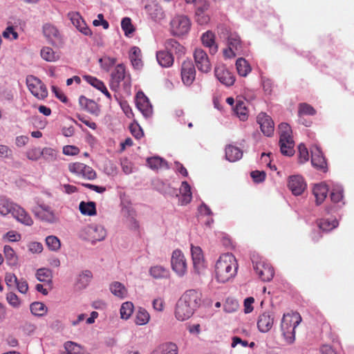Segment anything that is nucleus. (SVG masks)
Instances as JSON below:
<instances>
[{
    "instance_id": "29",
    "label": "nucleus",
    "mask_w": 354,
    "mask_h": 354,
    "mask_svg": "<svg viewBox=\"0 0 354 354\" xmlns=\"http://www.w3.org/2000/svg\"><path fill=\"white\" fill-rule=\"evenodd\" d=\"M243 156V151L239 147L229 145L225 148V158L230 162H235Z\"/></svg>"
},
{
    "instance_id": "64",
    "label": "nucleus",
    "mask_w": 354,
    "mask_h": 354,
    "mask_svg": "<svg viewBox=\"0 0 354 354\" xmlns=\"http://www.w3.org/2000/svg\"><path fill=\"white\" fill-rule=\"evenodd\" d=\"M28 249L32 254H39L43 251V245L39 242H30L28 244Z\"/></svg>"
},
{
    "instance_id": "25",
    "label": "nucleus",
    "mask_w": 354,
    "mask_h": 354,
    "mask_svg": "<svg viewBox=\"0 0 354 354\" xmlns=\"http://www.w3.org/2000/svg\"><path fill=\"white\" fill-rule=\"evenodd\" d=\"M79 104L83 109L91 114L98 115L100 112L97 104L95 101L88 99L83 95L80 97Z\"/></svg>"
},
{
    "instance_id": "14",
    "label": "nucleus",
    "mask_w": 354,
    "mask_h": 354,
    "mask_svg": "<svg viewBox=\"0 0 354 354\" xmlns=\"http://www.w3.org/2000/svg\"><path fill=\"white\" fill-rule=\"evenodd\" d=\"M201 292L190 289L187 290L179 299L196 310L201 305Z\"/></svg>"
},
{
    "instance_id": "5",
    "label": "nucleus",
    "mask_w": 354,
    "mask_h": 354,
    "mask_svg": "<svg viewBox=\"0 0 354 354\" xmlns=\"http://www.w3.org/2000/svg\"><path fill=\"white\" fill-rule=\"evenodd\" d=\"M43 34L47 41L53 46L60 47L64 44L63 36L53 24L47 23L42 27Z\"/></svg>"
},
{
    "instance_id": "61",
    "label": "nucleus",
    "mask_w": 354,
    "mask_h": 354,
    "mask_svg": "<svg viewBox=\"0 0 354 354\" xmlns=\"http://www.w3.org/2000/svg\"><path fill=\"white\" fill-rule=\"evenodd\" d=\"M3 239L10 242H17L21 240V236L17 232L10 230L3 235Z\"/></svg>"
},
{
    "instance_id": "58",
    "label": "nucleus",
    "mask_w": 354,
    "mask_h": 354,
    "mask_svg": "<svg viewBox=\"0 0 354 354\" xmlns=\"http://www.w3.org/2000/svg\"><path fill=\"white\" fill-rule=\"evenodd\" d=\"M36 277L39 281H47L50 278V271L48 269L40 268L37 270Z\"/></svg>"
},
{
    "instance_id": "19",
    "label": "nucleus",
    "mask_w": 354,
    "mask_h": 354,
    "mask_svg": "<svg viewBox=\"0 0 354 354\" xmlns=\"http://www.w3.org/2000/svg\"><path fill=\"white\" fill-rule=\"evenodd\" d=\"M125 81V84H129V82L126 79L125 67L123 64H118L113 71L111 73V86L112 88H117L120 83Z\"/></svg>"
},
{
    "instance_id": "38",
    "label": "nucleus",
    "mask_w": 354,
    "mask_h": 354,
    "mask_svg": "<svg viewBox=\"0 0 354 354\" xmlns=\"http://www.w3.org/2000/svg\"><path fill=\"white\" fill-rule=\"evenodd\" d=\"M79 209L83 215L94 216L96 214V206L94 202H84L80 203Z\"/></svg>"
},
{
    "instance_id": "26",
    "label": "nucleus",
    "mask_w": 354,
    "mask_h": 354,
    "mask_svg": "<svg viewBox=\"0 0 354 354\" xmlns=\"http://www.w3.org/2000/svg\"><path fill=\"white\" fill-rule=\"evenodd\" d=\"M156 59L160 66L165 68L171 66L174 61L173 55L166 49L156 53Z\"/></svg>"
},
{
    "instance_id": "42",
    "label": "nucleus",
    "mask_w": 354,
    "mask_h": 354,
    "mask_svg": "<svg viewBox=\"0 0 354 354\" xmlns=\"http://www.w3.org/2000/svg\"><path fill=\"white\" fill-rule=\"evenodd\" d=\"M236 67L238 73L245 77L251 71V67L248 62L243 58H239L236 62Z\"/></svg>"
},
{
    "instance_id": "37",
    "label": "nucleus",
    "mask_w": 354,
    "mask_h": 354,
    "mask_svg": "<svg viewBox=\"0 0 354 354\" xmlns=\"http://www.w3.org/2000/svg\"><path fill=\"white\" fill-rule=\"evenodd\" d=\"M147 163L151 169H168L167 162L162 158L155 156L148 158L147 159Z\"/></svg>"
},
{
    "instance_id": "55",
    "label": "nucleus",
    "mask_w": 354,
    "mask_h": 354,
    "mask_svg": "<svg viewBox=\"0 0 354 354\" xmlns=\"http://www.w3.org/2000/svg\"><path fill=\"white\" fill-rule=\"evenodd\" d=\"M64 348L68 354H82V348L80 344L71 341L64 344Z\"/></svg>"
},
{
    "instance_id": "33",
    "label": "nucleus",
    "mask_w": 354,
    "mask_h": 354,
    "mask_svg": "<svg viewBox=\"0 0 354 354\" xmlns=\"http://www.w3.org/2000/svg\"><path fill=\"white\" fill-rule=\"evenodd\" d=\"M17 205L13 203L6 197H0V214L6 216L9 214L12 215L14 209Z\"/></svg>"
},
{
    "instance_id": "24",
    "label": "nucleus",
    "mask_w": 354,
    "mask_h": 354,
    "mask_svg": "<svg viewBox=\"0 0 354 354\" xmlns=\"http://www.w3.org/2000/svg\"><path fill=\"white\" fill-rule=\"evenodd\" d=\"M165 49L172 53H175L178 56L180 57L184 55L185 53V47L181 45L178 41L174 39H167L165 42Z\"/></svg>"
},
{
    "instance_id": "45",
    "label": "nucleus",
    "mask_w": 354,
    "mask_h": 354,
    "mask_svg": "<svg viewBox=\"0 0 354 354\" xmlns=\"http://www.w3.org/2000/svg\"><path fill=\"white\" fill-rule=\"evenodd\" d=\"M140 50L138 47L134 46L131 48L129 58L132 63V65L136 68H140L142 66V61L140 58Z\"/></svg>"
},
{
    "instance_id": "59",
    "label": "nucleus",
    "mask_w": 354,
    "mask_h": 354,
    "mask_svg": "<svg viewBox=\"0 0 354 354\" xmlns=\"http://www.w3.org/2000/svg\"><path fill=\"white\" fill-rule=\"evenodd\" d=\"M309 154L307 148L303 144L299 145V161L304 163L308 160Z\"/></svg>"
},
{
    "instance_id": "62",
    "label": "nucleus",
    "mask_w": 354,
    "mask_h": 354,
    "mask_svg": "<svg viewBox=\"0 0 354 354\" xmlns=\"http://www.w3.org/2000/svg\"><path fill=\"white\" fill-rule=\"evenodd\" d=\"M195 17L196 22L200 25L207 24L210 20L209 16L205 12L196 11Z\"/></svg>"
},
{
    "instance_id": "32",
    "label": "nucleus",
    "mask_w": 354,
    "mask_h": 354,
    "mask_svg": "<svg viewBox=\"0 0 354 354\" xmlns=\"http://www.w3.org/2000/svg\"><path fill=\"white\" fill-rule=\"evenodd\" d=\"M93 274L91 271L85 270L80 273L76 280L75 287L78 290H82L87 287L89 284Z\"/></svg>"
},
{
    "instance_id": "39",
    "label": "nucleus",
    "mask_w": 354,
    "mask_h": 354,
    "mask_svg": "<svg viewBox=\"0 0 354 354\" xmlns=\"http://www.w3.org/2000/svg\"><path fill=\"white\" fill-rule=\"evenodd\" d=\"M317 225L322 231L329 232L338 226V221L336 219L330 221L324 218L317 221Z\"/></svg>"
},
{
    "instance_id": "53",
    "label": "nucleus",
    "mask_w": 354,
    "mask_h": 354,
    "mask_svg": "<svg viewBox=\"0 0 354 354\" xmlns=\"http://www.w3.org/2000/svg\"><path fill=\"white\" fill-rule=\"evenodd\" d=\"M316 113L315 109L308 104L301 103L299 106L298 115L301 118L302 115H313Z\"/></svg>"
},
{
    "instance_id": "22",
    "label": "nucleus",
    "mask_w": 354,
    "mask_h": 354,
    "mask_svg": "<svg viewBox=\"0 0 354 354\" xmlns=\"http://www.w3.org/2000/svg\"><path fill=\"white\" fill-rule=\"evenodd\" d=\"M215 75L221 83L227 86H232L235 82L234 75L224 66L216 67Z\"/></svg>"
},
{
    "instance_id": "3",
    "label": "nucleus",
    "mask_w": 354,
    "mask_h": 354,
    "mask_svg": "<svg viewBox=\"0 0 354 354\" xmlns=\"http://www.w3.org/2000/svg\"><path fill=\"white\" fill-rule=\"evenodd\" d=\"M82 236L84 239L94 244L97 241H103L106 236V230L100 224L91 223L83 230Z\"/></svg>"
},
{
    "instance_id": "28",
    "label": "nucleus",
    "mask_w": 354,
    "mask_h": 354,
    "mask_svg": "<svg viewBox=\"0 0 354 354\" xmlns=\"http://www.w3.org/2000/svg\"><path fill=\"white\" fill-rule=\"evenodd\" d=\"M313 192L316 198V203L320 205L326 199L328 192V188L324 183L317 184L314 186Z\"/></svg>"
},
{
    "instance_id": "10",
    "label": "nucleus",
    "mask_w": 354,
    "mask_h": 354,
    "mask_svg": "<svg viewBox=\"0 0 354 354\" xmlns=\"http://www.w3.org/2000/svg\"><path fill=\"white\" fill-rule=\"evenodd\" d=\"M191 254L194 272L198 274H203L207 266L202 249L198 246L191 245Z\"/></svg>"
},
{
    "instance_id": "56",
    "label": "nucleus",
    "mask_w": 354,
    "mask_h": 354,
    "mask_svg": "<svg viewBox=\"0 0 354 354\" xmlns=\"http://www.w3.org/2000/svg\"><path fill=\"white\" fill-rule=\"evenodd\" d=\"M122 212L125 216L129 218V221L132 225V227L135 229L138 227V223L136 220V212L129 207H125L122 209Z\"/></svg>"
},
{
    "instance_id": "60",
    "label": "nucleus",
    "mask_w": 354,
    "mask_h": 354,
    "mask_svg": "<svg viewBox=\"0 0 354 354\" xmlns=\"http://www.w3.org/2000/svg\"><path fill=\"white\" fill-rule=\"evenodd\" d=\"M331 201L334 203H339L343 198V189L340 187H337L333 189L330 194Z\"/></svg>"
},
{
    "instance_id": "9",
    "label": "nucleus",
    "mask_w": 354,
    "mask_h": 354,
    "mask_svg": "<svg viewBox=\"0 0 354 354\" xmlns=\"http://www.w3.org/2000/svg\"><path fill=\"white\" fill-rule=\"evenodd\" d=\"M252 261L254 270L262 281H269L272 279L274 270L271 266L263 261H257L254 257H253Z\"/></svg>"
},
{
    "instance_id": "30",
    "label": "nucleus",
    "mask_w": 354,
    "mask_h": 354,
    "mask_svg": "<svg viewBox=\"0 0 354 354\" xmlns=\"http://www.w3.org/2000/svg\"><path fill=\"white\" fill-rule=\"evenodd\" d=\"M178 347L171 342L162 344L157 346L151 354H177Z\"/></svg>"
},
{
    "instance_id": "4",
    "label": "nucleus",
    "mask_w": 354,
    "mask_h": 354,
    "mask_svg": "<svg viewBox=\"0 0 354 354\" xmlns=\"http://www.w3.org/2000/svg\"><path fill=\"white\" fill-rule=\"evenodd\" d=\"M191 26V21L187 16L177 15L170 21L171 32L177 37L185 35L190 30Z\"/></svg>"
},
{
    "instance_id": "16",
    "label": "nucleus",
    "mask_w": 354,
    "mask_h": 354,
    "mask_svg": "<svg viewBox=\"0 0 354 354\" xmlns=\"http://www.w3.org/2000/svg\"><path fill=\"white\" fill-rule=\"evenodd\" d=\"M68 17L73 26H75L80 32L86 36H91L92 35L91 30L87 26L79 12H71L68 14Z\"/></svg>"
},
{
    "instance_id": "12",
    "label": "nucleus",
    "mask_w": 354,
    "mask_h": 354,
    "mask_svg": "<svg viewBox=\"0 0 354 354\" xmlns=\"http://www.w3.org/2000/svg\"><path fill=\"white\" fill-rule=\"evenodd\" d=\"M194 58L197 68L203 73L210 71L212 65L209 59L205 50L202 48H196L194 52Z\"/></svg>"
},
{
    "instance_id": "49",
    "label": "nucleus",
    "mask_w": 354,
    "mask_h": 354,
    "mask_svg": "<svg viewBox=\"0 0 354 354\" xmlns=\"http://www.w3.org/2000/svg\"><path fill=\"white\" fill-rule=\"evenodd\" d=\"M46 244L48 248L54 252H57L61 248L60 240L56 236L50 235L46 238Z\"/></svg>"
},
{
    "instance_id": "6",
    "label": "nucleus",
    "mask_w": 354,
    "mask_h": 354,
    "mask_svg": "<svg viewBox=\"0 0 354 354\" xmlns=\"http://www.w3.org/2000/svg\"><path fill=\"white\" fill-rule=\"evenodd\" d=\"M33 212L41 221L48 223H55L59 221V216L55 210L50 206L44 203L38 204L34 208Z\"/></svg>"
},
{
    "instance_id": "48",
    "label": "nucleus",
    "mask_w": 354,
    "mask_h": 354,
    "mask_svg": "<svg viewBox=\"0 0 354 354\" xmlns=\"http://www.w3.org/2000/svg\"><path fill=\"white\" fill-rule=\"evenodd\" d=\"M46 306L41 302H34L30 305L31 313L38 317H42L47 313Z\"/></svg>"
},
{
    "instance_id": "35",
    "label": "nucleus",
    "mask_w": 354,
    "mask_h": 354,
    "mask_svg": "<svg viewBox=\"0 0 354 354\" xmlns=\"http://www.w3.org/2000/svg\"><path fill=\"white\" fill-rule=\"evenodd\" d=\"M180 194H181L180 204L182 205L188 204L192 198L191 187L187 181H183L180 187Z\"/></svg>"
},
{
    "instance_id": "11",
    "label": "nucleus",
    "mask_w": 354,
    "mask_h": 354,
    "mask_svg": "<svg viewBox=\"0 0 354 354\" xmlns=\"http://www.w3.org/2000/svg\"><path fill=\"white\" fill-rule=\"evenodd\" d=\"M69 171L77 176H81L88 180H93L96 178L95 171L89 166L82 162H73L68 165Z\"/></svg>"
},
{
    "instance_id": "46",
    "label": "nucleus",
    "mask_w": 354,
    "mask_h": 354,
    "mask_svg": "<svg viewBox=\"0 0 354 354\" xmlns=\"http://www.w3.org/2000/svg\"><path fill=\"white\" fill-rule=\"evenodd\" d=\"M3 252L6 257V259L8 263L10 266H15L17 263V256L12 249V248L10 245H5L3 248Z\"/></svg>"
},
{
    "instance_id": "1",
    "label": "nucleus",
    "mask_w": 354,
    "mask_h": 354,
    "mask_svg": "<svg viewBox=\"0 0 354 354\" xmlns=\"http://www.w3.org/2000/svg\"><path fill=\"white\" fill-rule=\"evenodd\" d=\"M239 265L232 253L221 254L214 266V276L217 282L225 283L232 281L236 275Z\"/></svg>"
},
{
    "instance_id": "63",
    "label": "nucleus",
    "mask_w": 354,
    "mask_h": 354,
    "mask_svg": "<svg viewBox=\"0 0 354 354\" xmlns=\"http://www.w3.org/2000/svg\"><path fill=\"white\" fill-rule=\"evenodd\" d=\"M84 77L88 84L98 90H100L104 85L102 81L99 80L96 77L90 75H85Z\"/></svg>"
},
{
    "instance_id": "57",
    "label": "nucleus",
    "mask_w": 354,
    "mask_h": 354,
    "mask_svg": "<svg viewBox=\"0 0 354 354\" xmlns=\"http://www.w3.org/2000/svg\"><path fill=\"white\" fill-rule=\"evenodd\" d=\"M27 158L33 161L38 160L41 157V149L40 148H31L26 151Z\"/></svg>"
},
{
    "instance_id": "31",
    "label": "nucleus",
    "mask_w": 354,
    "mask_h": 354,
    "mask_svg": "<svg viewBox=\"0 0 354 354\" xmlns=\"http://www.w3.org/2000/svg\"><path fill=\"white\" fill-rule=\"evenodd\" d=\"M201 41L203 44L209 48L211 54H215L217 52L218 47L215 44L214 35L211 31H207L203 33L201 37Z\"/></svg>"
},
{
    "instance_id": "36",
    "label": "nucleus",
    "mask_w": 354,
    "mask_h": 354,
    "mask_svg": "<svg viewBox=\"0 0 354 354\" xmlns=\"http://www.w3.org/2000/svg\"><path fill=\"white\" fill-rule=\"evenodd\" d=\"M149 274L154 279L167 278L169 275V271L167 268L162 266H153L149 268Z\"/></svg>"
},
{
    "instance_id": "54",
    "label": "nucleus",
    "mask_w": 354,
    "mask_h": 354,
    "mask_svg": "<svg viewBox=\"0 0 354 354\" xmlns=\"http://www.w3.org/2000/svg\"><path fill=\"white\" fill-rule=\"evenodd\" d=\"M41 156L47 161H54L57 157V151L50 147L41 149Z\"/></svg>"
},
{
    "instance_id": "13",
    "label": "nucleus",
    "mask_w": 354,
    "mask_h": 354,
    "mask_svg": "<svg viewBox=\"0 0 354 354\" xmlns=\"http://www.w3.org/2000/svg\"><path fill=\"white\" fill-rule=\"evenodd\" d=\"M136 104L138 110L145 118H150L153 114V108L148 97L142 91H138L136 95Z\"/></svg>"
},
{
    "instance_id": "40",
    "label": "nucleus",
    "mask_w": 354,
    "mask_h": 354,
    "mask_svg": "<svg viewBox=\"0 0 354 354\" xmlns=\"http://www.w3.org/2000/svg\"><path fill=\"white\" fill-rule=\"evenodd\" d=\"M40 55L42 59L50 62H55L59 58V55L48 46L41 48Z\"/></svg>"
},
{
    "instance_id": "17",
    "label": "nucleus",
    "mask_w": 354,
    "mask_h": 354,
    "mask_svg": "<svg viewBox=\"0 0 354 354\" xmlns=\"http://www.w3.org/2000/svg\"><path fill=\"white\" fill-rule=\"evenodd\" d=\"M194 310L179 299L176 305L175 317L180 322L188 319L194 313Z\"/></svg>"
},
{
    "instance_id": "47",
    "label": "nucleus",
    "mask_w": 354,
    "mask_h": 354,
    "mask_svg": "<svg viewBox=\"0 0 354 354\" xmlns=\"http://www.w3.org/2000/svg\"><path fill=\"white\" fill-rule=\"evenodd\" d=\"M234 111L241 120L245 121L247 120L248 110L243 102L237 101L234 108Z\"/></svg>"
},
{
    "instance_id": "43",
    "label": "nucleus",
    "mask_w": 354,
    "mask_h": 354,
    "mask_svg": "<svg viewBox=\"0 0 354 354\" xmlns=\"http://www.w3.org/2000/svg\"><path fill=\"white\" fill-rule=\"evenodd\" d=\"M149 319L150 315L147 310L143 308H139L136 315L135 323L137 325L142 326L147 324Z\"/></svg>"
},
{
    "instance_id": "50",
    "label": "nucleus",
    "mask_w": 354,
    "mask_h": 354,
    "mask_svg": "<svg viewBox=\"0 0 354 354\" xmlns=\"http://www.w3.org/2000/svg\"><path fill=\"white\" fill-rule=\"evenodd\" d=\"M133 304L130 301L123 303L120 308V317L123 319H128L133 312Z\"/></svg>"
},
{
    "instance_id": "41",
    "label": "nucleus",
    "mask_w": 354,
    "mask_h": 354,
    "mask_svg": "<svg viewBox=\"0 0 354 354\" xmlns=\"http://www.w3.org/2000/svg\"><path fill=\"white\" fill-rule=\"evenodd\" d=\"M110 290L115 296L120 298H124L127 295V290L124 286L118 281L110 285Z\"/></svg>"
},
{
    "instance_id": "51",
    "label": "nucleus",
    "mask_w": 354,
    "mask_h": 354,
    "mask_svg": "<svg viewBox=\"0 0 354 354\" xmlns=\"http://www.w3.org/2000/svg\"><path fill=\"white\" fill-rule=\"evenodd\" d=\"M227 45L234 49L239 53L241 51V44L240 37L234 34H231L227 39Z\"/></svg>"
},
{
    "instance_id": "52",
    "label": "nucleus",
    "mask_w": 354,
    "mask_h": 354,
    "mask_svg": "<svg viewBox=\"0 0 354 354\" xmlns=\"http://www.w3.org/2000/svg\"><path fill=\"white\" fill-rule=\"evenodd\" d=\"M279 138L283 139L292 138V130L288 123L282 122L279 125Z\"/></svg>"
},
{
    "instance_id": "34",
    "label": "nucleus",
    "mask_w": 354,
    "mask_h": 354,
    "mask_svg": "<svg viewBox=\"0 0 354 354\" xmlns=\"http://www.w3.org/2000/svg\"><path fill=\"white\" fill-rule=\"evenodd\" d=\"M294 141L292 138L283 139L279 138L280 150L283 155L291 156L294 154Z\"/></svg>"
},
{
    "instance_id": "7",
    "label": "nucleus",
    "mask_w": 354,
    "mask_h": 354,
    "mask_svg": "<svg viewBox=\"0 0 354 354\" xmlns=\"http://www.w3.org/2000/svg\"><path fill=\"white\" fill-rule=\"evenodd\" d=\"M26 84L29 91L37 99L44 100L47 97V88L39 78L33 75L28 76Z\"/></svg>"
},
{
    "instance_id": "20",
    "label": "nucleus",
    "mask_w": 354,
    "mask_h": 354,
    "mask_svg": "<svg viewBox=\"0 0 354 354\" xmlns=\"http://www.w3.org/2000/svg\"><path fill=\"white\" fill-rule=\"evenodd\" d=\"M288 186L294 195L301 194L306 187V184L302 178L299 175L289 177Z\"/></svg>"
},
{
    "instance_id": "8",
    "label": "nucleus",
    "mask_w": 354,
    "mask_h": 354,
    "mask_svg": "<svg viewBox=\"0 0 354 354\" xmlns=\"http://www.w3.org/2000/svg\"><path fill=\"white\" fill-rule=\"evenodd\" d=\"M171 268L178 277H183L187 270L186 259L180 250H175L171 258Z\"/></svg>"
},
{
    "instance_id": "2",
    "label": "nucleus",
    "mask_w": 354,
    "mask_h": 354,
    "mask_svg": "<svg viewBox=\"0 0 354 354\" xmlns=\"http://www.w3.org/2000/svg\"><path fill=\"white\" fill-rule=\"evenodd\" d=\"M301 322L298 313L284 314L281 323L282 335L288 344H292L295 339V328Z\"/></svg>"
},
{
    "instance_id": "44",
    "label": "nucleus",
    "mask_w": 354,
    "mask_h": 354,
    "mask_svg": "<svg viewBox=\"0 0 354 354\" xmlns=\"http://www.w3.org/2000/svg\"><path fill=\"white\" fill-rule=\"evenodd\" d=\"M121 28L124 31V35L128 37H131L136 30V28L132 24L131 18L127 17H124L122 19Z\"/></svg>"
},
{
    "instance_id": "21",
    "label": "nucleus",
    "mask_w": 354,
    "mask_h": 354,
    "mask_svg": "<svg viewBox=\"0 0 354 354\" xmlns=\"http://www.w3.org/2000/svg\"><path fill=\"white\" fill-rule=\"evenodd\" d=\"M274 315L270 312L261 314L257 320V327L260 332L267 333L271 330L274 324Z\"/></svg>"
},
{
    "instance_id": "18",
    "label": "nucleus",
    "mask_w": 354,
    "mask_h": 354,
    "mask_svg": "<svg viewBox=\"0 0 354 354\" xmlns=\"http://www.w3.org/2000/svg\"><path fill=\"white\" fill-rule=\"evenodd\" d=\"M257 119L263 133L266 136H272L274 128L272 118L265 113H260Z\"/></svg>"
},
{
    "instance_id": "15",
    "label": "nucleus",
    "mask_w": 354,
    "mask_h": 354,
    "mask_svg": "<svg viewBox=\"0 0 354 354\" xmlns=\"http://www.w3.org/2000/svg\"><path fill=\"white\" fill-rule=\"evenodd\" d=\"M196 70L191 60H185L182 64L181 77L183 83L191 85L195 80Z\"/></svg>"
},
{
    "instance_id": "23",
    "label": "nucleus",
    "mask_w": 354,
    "mask_h": 354,
    "mask_svg": "<svg viewBox=\"0 0 354 354\" xmlns=\"http://www.w3.org/2000/svg\"><path fill=\"white\" fill-rule=\"evenodd\" d=\"M311 163L313 166L324 172L327 171L326 162L319 148L315 147L311 151Z\"/></svg>"
},
{
    "instance_id": "27",
    "label": "nucleus",
    "mask_w": 354,
    "mask_h": 354,
    "mask_svg": "<svg viewBox=\"0 0 354 354\" xmlns=\"http://www.w3.org/2000/svg\"><path fill=\"white\" fill-rule=\"evenodd\" d=\"M12 216L21 223L30 226L33 224V221L30 216L20 206L17 205L14 209Z\"/></svg>"
}]
</instances>
